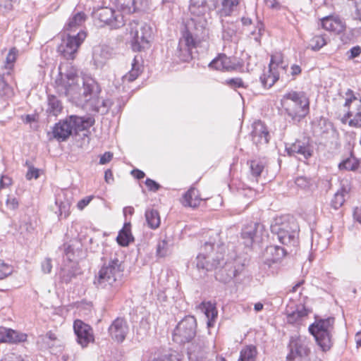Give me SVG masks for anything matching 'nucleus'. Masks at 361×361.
I'll list each match as a JSON object with an SVG mask.
<instances>
[{
	"label": "nucleus",
	"instance_id": "c9c22d12",
	"mask_svg": "<svg viewBox=\"0 0 361 361\" xmlns=\"http://www.w3.org/2000/svg\"><path fill=\"white\" fill-rule=\"evenodd\" d=\"M269 66L276 71H286V68L288 67V63L284 61L283 55L280 53H277L271 56Z\"/></svg>",
	"mask_w": 361,
	"mask_h": 361
},
{
	"label": "nucleus",
	"instance_id": "864d4df0",
	"mask_svg": "<svg viewBox=\"0 0 361 361\" xmlns=\"http://www.w3.org/2000/svg\"><path fill=\"white\" fill-rule=\"evenodd\" d=\"M295 184L300 188H306L310 185V180L304 177H299L295 180Z\"/></svg>",
	"mask_w": 361,
	"mask_h": 361
},
{
	"label": "nucleus",
	"instance_id": "aec40b11",
	"mask_svg": "<svg viewBox=\"0 0 361 361\" xmlns=\"http://www.w3.org/2000/svg\"><path fill=\"white\" fill-rule=\"evenodd\" d=\"M68 118L56 123L53 128L54 137L59 141H65L73 133Z\"/></svg>",
	"mask_w": 361,
	"mask_h": 361
},
{
	"label": "nucleus",
	"instance_id": "ddd939ff",
	"mask_svg": "<svg viewBox=\"0 0 361 361\" xmlns=\"http://www.w3.org/2000/svg\"><path fill=\"white\" fill-rule=\"evenodd\" d=\"M264 229V226L257 222H251L245 226L241 232L243 243L245 246H250L255 238L259 237Z\"/></svg>",
	"mask_w": 361,
	"mask_h": 361
},
{
	"label": "nucleus",
	"instance_id": "e433bc0d",
	"mask_svg": "<svg viewBox=\"0 0 361 361\" xmlns=\"http://www.w3.org/2000/svg\"><path fill=\"white\" fill-rule=\"evenodd\" d=\"M140 72V67L135 58L132 63V69L123 76V82L125 83L126 82L134 81L139 76Z\"/></svg>",
	"mask_w": 361,
	"mask_h": 361
},
{
	"label": "nucleus",
	"instance_id": "39448f33",
	"mask_svg": "<svg viewBox=\"0 0 361 361\" xmlns=\"http://www.w3.org/2000/svg\"><path fill=\"white\" fill-rule=\"evenodd\" d=\"M128 31L134 51H140L149 47L152 28L145 22L142 20L130 21L128 24Z\"/></svg>",
	"mask_w": 361,
	"mask_h": 361
},
{
	"label": "nucleus",
	"instance_id": "9d476101",
	"mask_svg": "<svg viewBox=\"0 0 361 361\" xmlns=\"http://www.w3.org/2000/svg\"><path fill=\"white\" fill-rule=\"evenodd\" d=\"M74 333L77 336V342L82 348L87 347L89 343H93L94 336L92 328L80 319L73 323Z\"/></svg>",
	"mask_w": 361,
	"mask_h": 361
},
{
	"label": "nucleus",
	"instance_id": "e2e57ef3",
	"mask_svg": "<svg viewBox=\"0 0 361 361\" xmlns=\"http://www.w3.org/2000/svg\"><path fill=\"white\" fill-rule=\"evenodd\" d=\"M257 28V30H258L257 33H256L255 31H253V32H251V35L254 36V39L257 42L259 43L260 42V39H261L262 32L263 31V25H262V24H261V23L258 24Z\"/></svg>",
	"mask_w": 361,
	"mask_h": 361
},
{
	"label": "nucleus",
	"instance_id": "2f4dec72",
	"mask_svg": "<svg viewBox=\"0 0 361 361\" xmlns=\"http://www.w3.org/2000/svg\"><path fill=\"white\" fill-rule=\"evenodd\" d=\"M85 20V15L83 13H78L68 20L64 27L65 32H75L82 25Z\"/></svg>",
	"mask_w": 361,
	"mask_h": 361
},
{
	"label": "nucleus",
	"instance_id": "09e8293b",
	"mask_svg": "<svg viewBox=\"0 0 361 361\" xmlns=\"http://www.w3.org/2000/svg\"><path fill=\"white\" fill-rule=\"evenodd\" d=\"M153 361H181L178 353H170L169 355H164L157 358Z\"/></svg>",
	"mask_w": 361,
	"mask_h": 361
},
{
	"label": "nucleus",
	"instance_id": "393cba45",
	"mask_svg": "<svg viewBox=\"0 0 361 361\" xmlns=\"http://www.w3.org/2000/svg\"><path fill=\"white\" fill-rule=\"evenodd\" d=\"M209 66L211 68L218 71H230L234 68L230 58L226 56L225 54H219L210 62Z\"/></svg>",
	"mask_w": 361,
	"mask_h": 361
},
{
	"label": "nucleus",
	"instance_id": "a878e982",
	"mask_svg": "<svg viewBox=\"0 0 361 361\" xmlns=\"http://www.w3.org/2000/svg\"><path fill=\"white\" fill-rule=\"evenodd\" d=\"M295 152L302 156L305 159H307L312 156L314 152V147L309 138H304L302 141H297L295 144Z\"/></svg>",
	"mask_w": 361,
	"mask_h": 361
},
{
	"label": "nucleus",
	"instance_id": "37998d69",
	"mask_svg": "<svg viewBox=\"0 0 361 361\" xmlns=\"http://www.w3.org/2000/svg\"><path fill=\"white\" fill-rule=\"evenodd\" d=\"M13 95V90L8 85L0 87V104H4Z\"/></svg>",
	"mask_w": 361,
	"mask_h": 361
},
{
	"label": "nucleus",
	"instance_id": "412c9836",
	"mask_svg": "<svg viewBox=\"0 0 361 361\" xmlns=\"http://www.w3.org/2000/svg\"><path fill=\"white\" fill-rule=\"evenodd\" d=\"M68 121L71 124L73 131H82L90 128L94 123V119L91 116H71Z\"/></svg>",
	"mask_w": 361,
	"mask_h": 361
},
{
	"label": "nucleus",
	"instance_id": "5701e85b",
	"mask_svg": "<svg viewBox=\"0 0 361 361\" xmlns=\"http://www.w3.org/2000/svg\"><path fill=\"white\" fill-rule=\"evenodd\" d=\"M198 190L191 187L183 196L181 203L184 207L195 208L198 207L202 202Z\"/></svg>",
	"mask_w": 361,
	"mask_h": 361
},
{
	"label": "nucleus",
	"instance_id": "a19ab883",
	"mask_svg": "<svg viewBox=\"0 0 361 361\" xmlns=\"http://www.w3.org/2000/svg\"><path fill=\"white\" fill-rule=\"evenodd\" d=\"M293 94L288 93L286 94L281 99V106L287 112V114L292 116L293 109Z\"/></svg>",
	"mask_w": 361,
	"mask_h": 361
},
{
	"label": "nucleus",
	"instance_id": "473e14b6",
	"mask_svg": "<svg viewBox=\"0 0 361 361\" xmlns=\"http://www.w3.org/2000/svg\"><path fill=\"white\" fill-rule=\"evenodd\" d=\"M145 216L147 226L150 228L156 229L159 226L161 219L157 210L154 209H147Z\"/></svg>",
	"mask_w": 361,
	"mask_h": 361
},
{
	"label": "nucleus",
	"instance_id": "49530a36",
	"mask_svg": "<svg viewBox=\"0 0 361 361\" xmlns=\"http://www.w3.org/2000/svg\"><path fill=\"white\" fill-rule=\"evenodd\" d=\"M326 42L322 35L314 36L310 41V46L313 50H319L326 44Z\"/></svg>",
	"mask_w": 361,
	"mask_h": 361
},
{
	"label": "nucleus",
	"instance_id": "6ab92c4d",
	"mask_svg": "<svg viewBox=\"0 0 361 361\" xmlns=\"http://www.w3.org/2000/svg\"><path fill=\"white\" fill-rule=\"evenodd\" d=\"M72 254L71 253V246L66 249V256L69 260L68 264L64 265L61 267L60 271V277L66 283H68L71 279L76 274V266L74 259L71 258Z\"/></svg>",
	"mask_w": 361,
	"mask_h": 361
},
{
	"label": "nucleus",
	"instance_id": "c85d7f7f",
	"mask_svg": "<svg viewBox=\"0 0 361 361\" xmlns=\"http://www.w3.org/2000/svg\"><path fill=\"white\" fill-rule=\"evenodd\" d=\"M200 309L204 313L208 319L207 326H213V322L217 317V310L214 304L211 302H203L200 305Z\"/></svg>",
	"mask_w": 361,
	"mask_h": 361
},
{
	"label": "nucleus",
	"instance_id": "603ef678",
	"mask_svg": "<svg viewBox=\"0 0 361 361\" xmlns=\"http://www.w3.org/2000/svg\"><path fill=\"white\" fill-rule=\"evenodd\" d=\"M226 82L230 87H233V88L244 87V83H243L242 79L240 78L227 80L226 81Z\"/></svg>",
	"mask_w": 361,
	"mask_h": 361
},
{
	"label": "nucleus",
	"instance_id": "8fccbe9b",
	"mask_svg": "<svg viewBox=\"0 0 361 361\" xmlns=\"http://www.w3.org/2000/svg\"><path fill=\"white\" fill-rule=\"evenodd\" d=\"M278 238L283 245H289L293 242L292 235L290 233L283 231H281L278 233Z\"/></svg>",
	"mask_w": 361,
	"mask_h": 361
},
{
	"label": "nucleus",
	"instance_id": "7ed1b4c3",
	"mask_svg": "<svg viewBox=\"0 0 361 361\" xmlns=\"http://www.w3.org/2000/svg\"><path fill=\"white\" fill-rule=\"evenodd\" d=\"M224 247L222 244L215 242L205 243L202 247V252L196 258V267L198 270L209 271L217 269L224 264L223 251Z\"/></svg>",
	"mask_w": 361,
	"mask_h": 361
},
{
	"label": "nucleus",
	"instance_id": "052dcab7",
	"mask_svg": "<svg viewBox=\"0 0 361 361\" xmlns=\"http://www.w3.org/2000/svg\"><path fill=\"white\" fill-rule=\"evenodd\" d=\"M354 8V19L361 21V0L355 3Z\"/></svg>",
	"mask_w": 361,
	"mask_h": 361
},
{
	"label": "nucleus",
	"instance_id": "de8ad7c7",
	"mask_svg": "<svg viewBox=\"0 0 361 361\" xmlns=\"http://www.w3.org/2000/svg\"><path fill=\"white\" fill-rule=\"evenodd\" d=\"M13 268L5 263L2 259H0V280L6 278L8 276L11 274Z\"/></svg>",
	"mask_w": 361,
	"mask_h": 361
},
{
	"label": "nucleus",
	"instance_id": "58836bf2",
	"mask_svg": "<svg viewBox=\"0 0 361 361\" xmlns=\"http://www.w3.org/2000/svg\"><path fill=\"white\" fill-rule=\"evenodd\" d=\"M235 32L236 28L233 23H223L222 38L224 40L231 41Z\"/></svg>",
	"mask_w": 361,
	"mask_h": 361
},
{
	"label": "nucleus",
	"instance_id": "6e6552de",
	"mask_svg": "<svg viewBox=\"0 0 361 361\" xmlns=\"http://www.w3.org/2000/svg\"><path fill=\"white\" fill-rule=\"evenodd\" d=\"M85 37L86 33L81 30L76 35L68 33L66 37H63L61 43L57 48V51L66 59L73 60Z\"/></svg>",
	"mask_w": 361,
	"mask_h": 361
},
{
	"label": "nucleus",
	"instance_id": "7c9ffc66",
	"mask_svg": "<svg viewBox=\"0 0 361 361\" xmlns=\"http://www.w3.org/2000/svg\"><path fill=\"white\" fill-rule=\"evenodd\" d=\"M238 4L239 0H221V8L219 11L220 17L231 16Z\"/></svg>",
	"mask_w": 361,
	"mask_h": 361
},
{
	"label": "nucleus",
	"instance_id": "72a5a7b5",
	"mask_svg": "<svg viewBox=\"0 0 361 361\" xmlns=\"http://www.w3.org/2000/svg\"><path fill=\"white\" fill-rule=\"evenodd\" d=\"M63 106L61 102L54 95L48 97V107L47 109L49 115L57 116L62 111Z\"/></svg>",
	"mask_w": 361,
	"mask_h": 361
},
{
	"label": "nucleus",
	"instance_id": "13d9d810",
	"mask_svg": "<svg viewBox=\"0 0 361 361\" xmlns=\"http://www.w3.org/2000/svg\"><path fill=\"white\" fill-rule=\"evenodd\" d=\"M113 158V153L106 152L102 154L99 159V164L104 165L109 163Z\"/></svg>",
	"mask_w": 361,
	"mask_h": 361
},
{
	"label": "nucleus",
	"instance_id": "a211bd4d",
	"mask_svg": "<svg viewBox=\"0 0 361 361\" xmlns=\"http://www.w3.org/2000/svg\"><path fill=\"white\" fill-rule=\"evenodd\" d=\"M252 140L255 144H267L269 140V133L265 125L260 121L253 124L252 132Z\"/></svg>",
	"mask_w": 361,
	"mask_h": 361
},
{
	"label": "nucleus",
	"instance_id": "cd10ccee",
	"mask_svg": "<svg viewBox=\"0 0 361 361\" xmlns=\"http://www.w3.org/2000/svg\"><path fill=\"white\" fill-rule=\"evenodd\" d=\"M118 243L121 246H128L129 243L133 240V237L131 233V224L130 223H125L123 228L119 231L116 238Z\"/></svg>",
	"mask_w": 361,
	"mask_h": 361
},
{
	"label": "nucleus",
	"instance_id": "4c0bfd02",
	"mask_svg": "<svg viewBox=\"0 0 361 361\" xmlns=\"http://www.w3.org/2000/svg\"><path fill=\"white\" fill-rule=\"evenodd\" d=\"M348 194V190L345 188H341L334 195V198L331 200V204L335 209L341 207L344 202L345 197Z\"/></svg>",
	"mask_w": 361,
	"mask_h": 361
},
{
	"label": "nucleus",
	"instance_id": "338daca9",
	"mask_svg": "<svg viewBox=\"0 0 361 361\" xmlns=\"http://www.w3.org/2000/svg\"><path fill=\"white\" fill-rule=\"evenodd\" d=\"M350 59L355 58L361 54V48L359 46H356L353 47L350 50Z\"/></svg>",
	"mask_w": 361,
	"mask_h": 361
},
{
	"label": "nucleus",
	"instance_id": "4468645a",
	"mask_svg": "<svg viewBox=\"0 0 361 361\" xmlns=\"http://www.w3.org/2000/svg\"><path fill=\"white\" fill-rule=\"evenodd\" d=\"M310 111V99L305 92L295 93V120L305 118Z\"/></svg>",
	"mask_w": 361,
	"mask_h": 361
},
{
	"label": "nucleus",
	"instance_id": "f3484780",
	"mask_svg": "<svg viewBox=\"0 0 361 361\" xmlns=\"http://www.w3.org/2000/svg\"><path fill=\"white\" fill-rule=\"evenodd\" d=\"M322 27L327 31L341 33L345 29V23L337 16H328L321 19Z\"/></svg>",
	"mask_w": 361,
	"mask_h": 361
},
{
	"label": "nucleus",
	"instance_id": "2eb2a0df",
	"mask_svg": "<svg viewBox=\"0 0 361 361\" xmlns=\"http://www.w3.org/2000/svg\"><path fill=\"white\" fill-rule=\"evenodd\" d=\"M115 4L118 10L129 14L145 9L147 2L146 0H116Z\"/></svg>",
	"mask_w": 361,
	"mask_h": 361
},
{
	"label": "nucleus",
	"instance_id": "4be33fe9",
	"mask_svg": "<svg viewBox=\"0 0 361 361\" xmlns=\"http://www.w3.org/2000/svg\"><path fill=\"white\" fill-rule=\"evenodd\" d=\"M111 49L106 45H97L93 48L92 59L97 66H103L111 56Z\"/></svg>",
	"mask_w": 361,
	"mask_h": 361
},
{
	"label": "nucleus",
	"instance_id": "dca6fc26",
	"mask_svg": "<svg viewBox=\"0 0 361 361\" xmlns=\"http://www.w3.org/2000/svg\"><path fill=\"white\" fill-rule=\"evenodd\" d=\"M27 337L26 334L3 326L0 327V343H22L27 340Z\"/></svg>",
	"mask_w": 361,
	"mask_h": 361
},
{
	"label": "nucleus",
	"instance_id": "4d7b16f0",
	"mask_svg": "<svg viewBox=\"0 0 361 361\" xmlns=\"http://www.w3.org/2000/svg\"><path fill=\"white\" fill-rule=\"evenodd\" d=\"M92 200V196H87L85 198L80 200L78 204L77 207L79 210H82L86 206H87L91 200Z\"/></svg>",
	"mask_w": 361,
	"mask_h": 361
},
{
	"label": "nucleus",
	"instance_id": "1a4fd4ad",
	"mask_svg": "<svg viewBox=\"0 0 361 361\" xmlns=\"http://www.w3.org/2000/svg\"><path fill=\"white\" fill-rule=\"evenodd\" d=\"M197 322L193 316H186L176 326L173 340L178 343L190 342L196 334Z\"/></svg>",
	"mask_w": 361,
	"mask_h": 361
},
{
	"label": "nucleus",
	"instance_id": "79ce46f5",
	"mask_svg": "<svg viewBox=\"0 0 361 361\" xmlns=\"http://www.w3.org/2000/svg\"><path fill=\"white\" fill-rule=\"evenodd\" d=\"M357 159L353 157H350L341 162L338 167L341 170L354 171L357 168Z\"/></svg>",
	"mask_w": 361,
	"mask_h": 361
},
{
	"label": "nucleus",
	"instance_id": "0e129e2a",
	"mask_svg": "<svg viewBox=\"0 0 361 361\" xmlns=\"http://www.w3.org/2000/svg\"><path fill=\"white\" fill-rule=\"evenodd\" d=\"M12 184L11 179L5 176H1L0 179V189L5 188Z\"/></svg>",
	"mask_w": 361,
	"mask_h": 361
},
{
	"label": "nucleus",
	"instance_id": "c03bdc74",
	"mask_svg": "<svg viewBox=\"0 0 361 361\" xmlns=\"http://www.w3.org/2000/svg\"><path fill=\"white\" fill-rule=\"evenodd\" d=\"M250 168L252 175L257 178L260 176L264 169V164L259 161L252 160L250 161Z\"/></svg>",
	"mask_w": 361,
	"mask_h": 361
},
{
	"label": "nucleus",
	"instance_id": "f704fd0d",
	"mask_svg": "<svg viewBox=\"0 0 361 361\" xmlns=\"http://www.w3.org/2000/svg\"><path fill=\"white\" fill-rule=\"evenodd\" d=\"M257 348L252 345H247L240 350L238 361H255Z\"/></svg>",
	"mask_w": 361,
	"mask_h": 361
},
{
	"label": "nucleus",
	"instance_id": "774afa93",
	"mask_svg": "<svg viewBox=\"0 0 361 361\" xmlns=\"http://www.w3.org/2000/svg\"><path fill=\"white\" fill-rule=\"evenodd\" d=\"M353 217L355 221L361 224V207H356L353 211Z\"/></svg>",
	"mask_w": 361,
	"mask_h": 361
},
{
	"label": "nucleus",
	"instance_id": "a18cd8bd",
	"mask_svg": "<svg viewBox=\"0 0 361 361\" xmlns=\"http://www.w3.org/2000/svg\"><path fill=\"white\" fill-rule=\"evenodd\" d=\"M169 253V247L166 240H163L158 243L157 246V255L160 257H164Z\"/></svg>",
	"mask_w": 361,
	"mask_h": 361
},
{
	"label": "nucleus",
	"instance_id": "69168bd1",
	"mask_svg": "<svg viewBox=\"0 0 361 361\" xmlns=\"http://www.w3.org/2000/svg\"><path fill=\"white\" fill-rule=\"evenodd\" d=\"M220 273L217 274L216 278L219 279V280L222 281L224 282H226L227 281H230L233 278H234L237 274V271L234 269L233 271H231L229 274H228L227 277L226 279H221L220 278Z\"/></svg>",
	"mask_w": 361,
	"mask_h": 361
},
{
	"label": "nucleus",
	"instance_id": "423d86ee",
	"mask_svg": "<svg viewBox=\"0 0 361 361\" xmlns=\"http://www.w3.org/2000/svg\"><path fill=\"white\" fill-rule=\"evenodd\" d=\"M334 324V318L329 317L317 320L309 326V331L323 351L329 350L332 345L331 332Z\"/></svg>",
	"mask_w": 361,
	"mask_h": 361
},
{
	"label": "nucleus",
	"instance_id": "f257e3e1",
	"mask_svg": "<svg viewBox=\"0 0 361 361\" xmlns=\"http://www.w3.org/2000/svg\"><path fill=\"white\" fill-rule=\"evenodd\" d=\"M55 89L61 95L89 102L92 110L101 114H106L113 104L109 99L98 97L101 89L94 78L87 74L78 75L73 69L65 74L59 73Z\"/></svg>",
	"mask_w": 361,
	"mask_h": 361
},
{
	"label": "nucleus",
	"instance_id": "3c124183",
	"mask_svg": "<svg viewBox=\"0 0 361 361\" xmlns=\"http://www.w3.org/2000/svg\"><path fill=\"white\" fill-rule=\"evenodd\" d=\"M6 204L8 209L16 210L19 206V202L15 197L8 195L6 202Z\"/></svg>",
	"mask_w": 361,
	"mask_h": 361
},
{
	"label": "nucleus",
	"instance_id": "c756f323",
	"mask_svg": "<svg viewBox=\"0 0 361 361\" xmlns=\"http://www.w3.org/2000/svg\"><path fill=\"white\" fill-rule=\"evenodd\" d=\"M266 253L271 255L270 258L267 257L266 259V263L271 265V263L277 262L281 259L286 255V250L281 247L271 245L267 248Z\"/></svg>",
	"mask_w": 361,
	"mask_h": 361
},
{
	"label": "nucleus",
	"instance_id": "20e7f679",
	"mask_svg": "<svg viewBox=\"0 0 361 361\" xmlns=\"http://www.w3.org/2000/svg\"><path fill=\"white\" fill-rule=\"evenodd\" d=\"M123 267L121 262L115 258L105 264L99 271L94 283L98 288H110L116 287L122 276Z\"/></svg>",
	"mask_w": 361,
	"mask_h": 361
},
{
	"label": "nucleus",
	"instance_id": "9b49d317",
	"mask_svg": "<svg viewBox=\"0 0 361 361\" xmlns=\"http://www.w3.org/2000/svg\"><path fill=\"white\" fill-rule=\"evenodd\" d=\"M95 18L112 27H120L123 23V16L109 7L99 8L94 13Z\"/></svg>",
	"mask_w": 361,
	"mask_h": 361
},
{
	"label": "nucleus",
	"instance_id": "6e6d98bb",
	"mask_svg": "<svg viewBox=\"0 0 361 361\" xmlns=\"http://www.w3.org/2000/svg\"><path fill=\"white\" fill-rule=\"evenodd\" d=\"M51 269H52L51 259L50 258H46L42 262V271L45 274H49L51 272Z\"/></svg>",
	"mask_w": 361,
	"mask_h": 361
},
{
	"label": "nucleus",
	"instance_id": "680f3d73",
	"mask_svg": "<svg viewBox=\"0 0 361 361\" xmlns=\"http://www.w3.org/2000/svg\"><path fill=\"white\" fill-rule=\"evenodd\" d=\"M16 51H15V49H11L7 56H6V64L7 66H11L12 65V63L15 61L16 60Z\"/></svg>",
	"mask_w": 361,
	"mask_h": 361
},
{
	"label": "nucleus",
	"instance_id": "0eeeda50",
	"mask_svg": "<svg viewBox=\"0 0 361 361\" xmlns=\"http://www.w3.org/2000/svg\"><path fill=\"white\" fill-rule=\"evenodd\" d=\"M344 106L348 110L342 119L343 122H348L352 127H361V99H358L350 89L345 92Z\"/></svg>",
	"mask_w": 361,
	"mask_h": 361
},
{
	"label": "nucleus",
	"instance_id": "5fc2aeb1",
	"mask_svg": "<svg viewBox=\"0 0 361 361\" xmlns=\"http://www.w3.org/2000/svg\"><path fill=\"white\" fill-rule=\"evenodd\" d=\"M145 185L149 190L153 192H156L160 188L159 184L150 178L146 179Z\"/></svg>",
	"mask_w": 361,
	"mask_h": 361
},
{
	"label": "nucleus",
	"instance_id": "b1692460",
	"mask_svg": "<svg viewBox=\"0 0 361 361\" xmlns=\"http://www.w3.org/2000/svg\"><path fill=\"white\" fill-rule=\"evenodd\" d=\"M310 341L305 336H299L295 339V361L297 357L311 355Z\"/></svg>",
	"mask_w": 361,
	"mask_h": 361
},
{
	"label": "nucleus",
	"instance_id": "bf43d9fd",
	"mask_svg": "<svg viewBox=\"0 0 361 361\" xmlns=\"http://www.w3.org/2000/svg\"><path fill=\"white\" fill-rule=\"evenodd\" d=\"M39 170L34 167H30L28 171L26 174V178L27 180H30L32 178L37 179L39 177Z\"/></svg>",
	"mask_w": 361,
	"mask_h": 361
},
{
	"label": "nucleus",
	"instance_id": "bb28decb",
	"mask_svg": "<svg viewBox=\"0 0 361 361\" xmlns=\"http://www.w3.org/2000/svg\"><path fill=\"white\" fill-rule=\"evenodd\" d=\"M279 71L269 66L267 70H264L260 76V81L264 87L269 88L278 80Z\"/></svg>",
	"mask_w": 361,
	"mask_h": 361
},
{
	"label": "nucleus",
	"instance_id": "f8f14e48",
	"mask_svg": "<svg viewBox=\"0 0 361 361\" xmlns=\"http://www.w3.org/2000/svg\"><path fill=\"white\" fill-rule=\"evenodd\" d=\"M128 332L127 322L121 318L115 319L109 328V333L111 338L118 342H123Z\"/></svg>",
	"mask_w": 361,
	"mask_h": 361
},
{
	"label": "nucleus",
	"instance_id": "f03ea898",
	"mask_svg": "<svg viewBox=\"0 0 361 361\" xmlns=\"http://www.w3.org/2000/svg\"><path fill=\"white\" fill-rule=\"evenodd\" d=\"M207 0H190L189 10L191 14L186 30L179 39L176 55L181 61H188L192 51L207 36V19L209 8Z\"/></svg>",
	"mask_w": 361,
	"mask_h": 361
},
{
	"label": "nucleus",
	"instance_id": "ea45409f",
	"mask_svg": "<svg viewBox=\"0 0 361 361\" xmlns=\"http://www.w3.org/2000/svg\"><path fill=\"white\" fill-rule=\"evenodd\" d=\"M39 339L38 343L42 342L46 348H52L58 341L56 335L51 331H48L46 335L40 336Z\"/></svg>",
	"mask_w": 361,
	"mask_h": 361
}]
</instances>
